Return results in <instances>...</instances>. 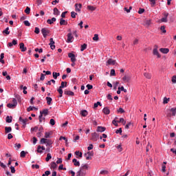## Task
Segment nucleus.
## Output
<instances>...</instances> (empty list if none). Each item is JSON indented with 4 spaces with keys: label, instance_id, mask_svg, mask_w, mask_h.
I'll return each instance as SVG.
<instances>
[{
    "label": "nucleus",
    "instance_id": "f257e3e1",
    "mask_svg": "<svg viewBox=\"0 0 176 176\" xmlns=\"http://www.w3.org/2000/svg\"><path fill=\"white\" fill-rule=\"evenodd\" d=\"M89 170V165L87 164H82L80 170L76 173V176H85L86 175V170Z\"/></svg>",
    "mask_w": 176,
    "mask_h": 176
},
{
    "label": "nucleus",
    "instance_id": "f03ea898",
    "mask_svg": "<svg viewBox=\"0 0 176 176\" xmlns=\"http://www.w3.org/2000/svg\"><path fill=\"white\" fill-rule=\"evenodd\" d=\"M7 107L10 109H14V108H16V107H17V100H16V98H13L12 103L8 104Z\"/></svg>",
    "mask_w": 176,
    "mask_h": 176
},
{
    "label": "nucleus",
    "instance_id": "7ed1b4c3",
    "mask_svg": "<svg viewBox=\"0 0 176 176\" xmlns=\"http://www.w3.org/2000/svg\"><path fill=\"white\" fill-rule=\"evenodd\" d=\"M91 135V141H94V142H96V141H98V138H100V135L97 133V132L92 133Z\"/></svg>",
    "mask_w": 176,
    "mask_h": 176
},
{
    "label": "nucleus",
    "instance_id": "20e7f679",
    "mask_svg": "<svg viewBox=\"0 0 176 176\" xmlns=\"http://www.w3.org/2000/svg\"><path fill=\"white\" fill-rule=\"evenodd\" d=\"M94 153L93 151H88L84 156L87 160H91V156H94Z\"/></svg>",
    "mask_w": 176,
    "mask_h": 176
},
{
    "label": "nucleus",
    "instance_id": "39448f33",
    "mask_svg": "<svg viewBox=\"0 0 176 176\" xmlns=\"http://www.w3.org/2000/svg\"><path fill=\"white\" fill-rule=\"evenodd\" d=\"M41 34H43V36L44 38H46L49 34H50V30H49L47 28H44L41 30Z\"/></svg>",
    "mask_w": 176,
    "mask_h": 176
},
{
    "label": "nucleus",
    "instance_id": "423d86ee",
    "mask_svg": "<svg viewBox=\"0 0 176 176\" xmlns=\"http://www.w3.org/2000/svg\"><path fill=\"white\" fill-rule=\"evenodd\" d=\"M19 122L23 124V127H25V126H27V122H28V118H23L22 117H20Z\"/></svg>",
    "mask_w": 176,
    "mask_h": 176
},
{
    "label": "nucleus",
    "instance_id": "0eeeda50",
    "mask_svg": "<svg viewBox=\"0 0 176 176\" xmlns=\"http://www.w3.org/2000/svg\"><path fill=\"white\" fill-rule=\"evenodd\" d=\"M122 80H123V82H124L129 83V82H130V80H131V76L125 74V75L123 76V78H122Z\"/></svg>",
    "mask_w": 176,
    "mask_h": 176
},
{
    "label": "nucleus",
    "instance_id": "6e6552de",
    "mask_svg": "<svg viewBox=\"0 0 176 176\" xmlns=\"http://www.w3.org/2000/svg\"><path fill=\"white\" fill-rule=\"evenodd\" d=\"M116 64V60L112 59V58H109L108 60L106 63V65H115Z\"/></svg>",
    "mask_w": 176,
    "mask_h": 176
},
{
    "label": "nucleus",
    "instance_id": "1a4fd4ad",
    "mask_svg": "<svg viewBox=\"0 0 176 176\" xmlns=\"http://www.w3.org/2000/svg\"><path fill=\"white\" fill-rule=\"evenodd\" d=\"M73 40H74V36H72V33L69 32L67 34V43H72Z\"/></svg>",
    "mask_w": 176,
    "mask_h": 176
},
{
    "label": "nucleus",
    "instance_id": "9d476101",
    "mask_svg": "<svg viewBox=\"0 0 176 176\" xmlns=\"http://www.w3.org/2000/svg\"><path fill=\"white\" fill-rule=\"evenodd\" d=\"M153 54L154 56H157V58H160L162 57V55L159 53V51H157V48H154L153 50Z\"/></svg>",
    "mask_w": 176,
    "mask_h": 176
},
{
    "label": "nucleus",
    "instance_id": "9b49d317",
    "mask_svg": "<svg viewBox=\"0 0 176 176\" xmlns=\"http://www.w3.org/2000/svg\"><path fill=\"white\" fill-rule=\"evenodd\" d=\"M50 47H51V49H52V50H54V49H56V45H54V41H53V38H51L50 39Z\"/></svg>",
    "mask_w": 176,
    "mask_h": 176
},
{
    "label": "nucleus",
    "instance_id": "f8f14e48",
    "mask_svg": "<svg viewBox=\"0 0 176 176\" xmlns=\"http://www.w3.org/2000/svg\"><path fill=\"white\" fill-rule=\"evenodd\" d=\"M68 57H69V58H71L72 63H75V61H76V58H75V54H74L72 53H69Z\"/></svg>",
    "mask_w": 176,
    "mask_h": 176
},
{
    "label": "nucleus",
    "instance_id": "ddd939ff",
    "mask_svg": "<svg viewBox=\"0 0 176 176\" xmlns=\"http://www.w3.org/2000/svg\"><path fill=\"white\" fill-rule=\"evenodd\" d=\"M164 17L161 19L162 23H167V17H168V13L164 12Z\"/></svg>",
    "mask_w": 176,
    "mask_h": 176
},
{
    "label": "nucleus",
    "instance_id": "4468645a",
    "mask_svg": "<svg viewBox=\"0 0 176 176\" xmlns=\"http://www.w3.org/2000/svg\"><path fill=\"white\" fill-rule=\"evenodd\" d=\"M40 113L42 116L44 115V116H47V115H49V109H45L42 111H40Z\"/></svg>",
    "mask_w": 176,
    "mask_h": 176
},
{
    "label": "nucleus",
    "instance_id": "2eb2a0df",
    "mask_svg": "<svg viewBox=\"0 0 176 176\" xmlns=\"http://www.w3.org/2000/svg\"><path fill=\"white\" fill-rule=\"evenodd\" d=\"M80 9H82V4L76 3L75 4V10H76V12H80Z\"/></svg>",
    "mask_w": 176,
    "mask_h": 176
},
{
    "label": "nucleus",
    "instance_id": "dca6fc26",
    "mask_svg": "<svg viewBox=\"0 0 176 176\" xmlns=\"http://www.w3.org/2000/svg\"><path fill=\"white\" fill-rule=\"evenodd\" d=\"M160 52H161V53H163V54H167V53L170 52V50L168 48H160Z\"/></svg>",
    "mask_w": 176,
    "mask_h": 176
},
{
    "label": "nucleus",
    "instance_id": "f3484780",
    "mask_svg": "<svg viewBox=\"0 0 176 176\" xmlns=\"http://www.w3.org/2000/svg\"><path fill=\"white\" fill-rule=\"evenodd\" d=\"M102 112H103V113H104V115H109V113H111V111L109 110V108H108V107H104L102 109Z\"/></svg>",
    "mask_w": 176,
    "mask_h": 176
},
{
    "label": "nucleus",
    "instance_id": "a211bd4d",
    "mask_svg": "<svg viewBox=\"0 0 176 176\" xmlns=\"http://www.w3.org/2000/svg\"><path fill=\"white\" fill-rule=\"evenodd\" d=\"M19 47L21 50V52H25L27 50V47L24 46V43H21L19 44Z\"/></svg>",
    "mask_w": 176,
    "mask_h": 176
},
{
    "label": "nucleus",
    "instance_id": "6ab92c4d",
    "mask_svg": "<svg viewBox=\"0 0 176 176\" xmlns=\"http://www.w3.org/2000/svg\"><path fill=\"white\" fill-rule=\"evenodd\" d=\"M105 130L106 129L104 126H98L96 131L99 133H104Z\"/></svg>",
    "mask_w": 176,
    "mask_h": 176
},
{
    "label": "nucleus",
    "instance_id": "aec40b11",
    "mask_svg": "<svg viewBox=\"0 0 176 176\" xmlns=\"http://www.w3.org/2000/svg\"><path fill=\"white\" fill-rule=\"evenodd\" d=\"M45 144H46V146H50V148H52V145L53 144V141H52L51 140L47 139Z\"/></svg>",
    "mask_w": 176,
    "mask_h": 176
},
{
    "label": "nucleus",
    "instance_id": "412c9836",
    "mask_svg": "<svg viewBox=\"0 0 176 176\" xmlns=\"http://www.w3.org/2000/svg\"><path fill=\"white\" fill-rule=\"evenodd\" d=\"M73 163L76 167H79V166H80V162H79L76 159H73Z\"/></svg>",
    "mask_w": 176,
    "mask_h": 176
},
{
    "label": "nucleus",
    "instance_id": "4be33fe9",
    "mask_svg": "<svg viewBox=\"0 0 176 176\" xmlns=\"http://www.w3.org/2000/svg\"><path fill=\"white\" fill-rule=\"evenodd\" d=\"M67 24H68V22H67V21H65L63 18H61L60 21V25H67Z\"/></svg>",
    "mask_w": 176,
    "mask_h": 176
},
{
    "label": "nucleus",
    "instance_id": "5701e85b",
    "mask_svg": "<svg viewBox=\"0 0 176 176\" xmlns=\"http://www.w3.org/2000/svg\"><path fill=\"white\" fill-rule=\"evenodd\" d=\"M42 131H43V128L40 127L38 129V132L37 133V137L38 138L42 137Z\"/></svg>",
    "mask_w": 176,
    "mask_h": 176
},
{
    "label": "nucleus",
    "instance_id": "b1692460",
    "mask_svg": "<svg viewBox=\"0 0 176 176\" xmlns=\"http://www.w3.org/2000/svg\"><path fill=\"white\" fill-rule=\"evenodd\" d=\"M65 94L67 96H75V94L72 91H65Z\"/></svg>",
    "mask_w": 176,
    "mask_h": 176
},
{
    "label": "nucleus",
    "instance_id": "393cba45",
    "mask_svg": "<svg viewBox=\"0 0 176 176\" xmlns=\"http://www.w3.org/2000/svg\"><path fill=\"white\" fill-rule=\"evenodd\" d=\"M11 131H12V127H10V126H6L5 127L6 134H8V133H10Z\"/></svg>",
    "mask_w": 176,
    "mask_h": 176
},
{
    "label": "nucleus",
    "instance_id": "a878e982",
    "mask_svg": "<svg viewBox=\"0 0 176 176\" xmlns=\"http://www.w3.org/2000/svg\"><path fill=\"white\" fill-rule=\"evenodd\" d=\"M151 24V19H146L144 21V25H146V27H149Z\"/></svg>",
    "mask_w": 176,
    "mask_h": 176
},
{
    "label": "nucleus",
    "instance_id": "bb28decb",
    "mask_svg": "<svg viewBox=\"0 0 176 176\" xmlns=\"http://www.w3.org/2000/svg\"><path fill=\"white\" fill-rule=\"evenodd\" d=\"M144 76L146 78V79H151L152 78V74L149 73H144Z\"/></svg>",
    "mask_w": 176,
    "mask_h": 176
},
{
    "label": "nucleus",
    "instance_id": "cd10ccee",
    "mask_svg": "<svg viewBox=\"0 0 176 176\" xmlns=\"http://www.w3.org/2000/svg\"><path fill=\"white\" fill-rule=\"evenodd\" d=\"M56 21V18L53 17L52 19H47V23L48 24H53Z\"/></svg>",
    "mask_w": 176,
    "mask_h": 176
},
{
    "label": "nucleus",
    "instance_id": "c85d7f7f",
    "mask_svg": "<svg viewBox=\"0 0 176 176\" xmlns=\"http://www.w3.org/2000/svg\"><path fill=\"white\" fill-rule=\"evenodd\" d=\"M47 104V105H50L52 104V101H53V99L50 97H46Z\"/></svg>",
    "mask_w": 176,
    "mask_h": 176
},
{
    "label": "nucleus",
    "instance_id": "c756f323",
    "mask_svg": "<svg viewBox=\"0 0 176 176\" xmlns=\"http://www.w3.org/2000/svg\"><path fill=\"white\" fill-rule=\"evenodd\" d=\"M52 76H53L54 79H57V78H58V76H60V73L53 72Z\"/></svg>",
    "mask_w": 176,
    "mask_h": 176
},
{
    "label": "nucleus",
    "instance_id": "7c9ffc66",
    "mask_svg": "<svg viewBox=\"0 0 176 176\" xmlns=\"http://www.w3.org/2000/svg\"><path fill=\"white\" fill-rule=\"evenodd\" d=\"M85 49H87V44L84 43L81 45L80 52H83Z\"/></svg>",
    "mask_w": 176,
    "mask_h": 176
},
{
    "label": "nucleus",
    "instance_id": "2f4dec72",
    "mask_svg": "<svg viewBox=\"0 0 176 176\" xmlns=\"http://www.w3.org/2000/svg\"><path fill=\"white\" fill-rule=\"evenodd\" d=\"M54 14L55 16H58V14H60V11H58V9H57V8H54Z\"/></svg>",
    "mask_w": 176,
    "mask_h": 176
},
{
    "label": "nucleus",
    "instance_id": "473e14b6",
    "mask_svg": "<svg viewBox=\"0 0 176 176\" xmlns=\"http://www.w3.org/2000/svg\"><path fill=\"white\" fill-rule=\"evenodd\" d=\"M80 115H82L84 117L87 116V115H88L87 111H86V110L81 111Z\"/></svg>",
    "mask_w": 176,
    "mask_h": 176
},
{
    "label": "nucleus",
    "instance_id": "72a5a7b5",
    "mask_svg": "<svg viewBox=\"0 0 176 176\" xmlns=\"http://www.w3.org/2000/svg\"><path fill=\"white\" fill-rule=\"evenodd\" d=\"M87 10H91V12H94V10H96V7H94L93 6H88Z\"/></svg>",
    "mask_w": 176,
    "mask_h": 176
},
{
    "label": "nucleus",
    "instance_id": "f704fd0d",
    "mask_svg": "<svg viewBox=\"0 0 176 176\" xmlns=\"http://www.w3.org/2000/svg\"><path fill=\"white\" fill-rule=\"evenodd\" d=\"M170 111L172 112V116H175L176 115V108H171Z\"/></svg>",
    "mask_w": 176,
    "mask_h": 176
},
{
    "label": "nucleus",
    "instance_id": "c9c22d12",
    "mask_svg": "<svg viewBox=\"0 0 176 176\" xmlns=\"http://www.w3.org/2000/svg\"><path fill=\"white\" fill-rule=\"evenodd\" d=\"M6 122L7 123H12V117H10L9 116H8L6 118Z\"/></svg>",
    "mask_w": 176,
    "mask_h": 176
},
{
    "label": "nucleus",
    "instance_id": "e433bc0d",
    "mask_svg": "<svg viewBox=\"0 0 176 176\" xmlns=\"http://www.w3.org/2000/svg\"><path fill=\"white\" fill-rule=\"evenodd\" d=\"M58 92L59 93L60 96L59 97H63V88L61 87H59V89H58Z\"/></svg>",
    "mask_w": 176,
    "mask_h": 176
},
{
    "label": "nucleus",
    "instance_id": "4c0bfd02",
    "mask_svg": "<svg viewBox=\"0 0 176 176\" xmlns=\"http://www.w3.org/2000/svg\"><path fill=\"white\" fill-rule=\"evenodd\" d=\"M40 123H42V122H45V117L41 114L38 117Z\"/></svg>",
    "mask_w": 176,
    "mask_h": 176
},
{
    "label": "nucleus",
    "instance_id": "58836bf2",
    "mask_svg": "<svg viewBox=\"0 0 176 176\" xmlns=\"http://www.w3.org/2000/svg\"><path fill=\"white\" fill-rule=\"evenodd\" d=\"M67 82H62L60 87L64 89V87H67Z\"/></svg>",
    "mask_w": 176,
    "mask_h": 176
},
{
    "label": "nucleus",
    "instance_id": "ea45409f",
    "mask_svg": "<svg viewBox=\"0 0 176 176\" xmlns=\"http://www.w3.org/2000/svg\"><path fill=\"white\" fill-rule=\"evenodd\" d=\"M3 34H6V35H9V34H10V32H9V28H6V30L3 31Z\"/></svg>",
    "mask_w": 176,
    "mask_h": 176
},
{
    "label": "nucleus",
    "instance_id": "a19ab883",
    "mask_svg": "<svg viewBox=\"0 0 176 176\" xmlns=\"http://www.w3.org/2000/svg\"><path fill=\"white\" fill-rule=\"evenodd\" d=\"M118 123H122V124L124 126V124H126V120H124V118H120V120L118 121Z\"/></svg>",
    "mask_w": 176,
    "mask_h": 176
},
{
    "label": "nucleus",
    "instance_id": "79ce46f5",
    "mask_svg": "<svg viewBox=\"0 0 176 176\" xmlns=\"http://www.w3.org/2000/svg\"><path fill=\"white\" fill-rule=\"evenodd\" d=\"M170 101V98H164L163 104H168V102Z\"/></svg>",
    "mask_w": 176,
    "mask_h": 176
},
{
    "label": "nucleus",
    "instance_id": "37998d69",
    "mask_svg": "<svg viewBox=\"0 0 176 176\" xmlns=\"http://www.w3.org/2000/svg\"><path fill=\"white\" fill-rule=\"evenodd\" d=\"M118 90H121V91H123L124 93H127V89H124V87H119Z\"/></svg>",
    "mask_w": 176,
    "mask_h": 176
},
{
    "label": "nucleus",
    "instance_id": "c03bdc74",
    "mask_svg": "<svg viewBox=\"0 0 176 176\" xmlns=\"http://www.w3.org/2000/svg\"><path fill=\"white\" fill-rule=\"evenodd\" d=\"M34 109H38L35 107H29L27 109L28 112H30V111H34Z\"/></svg>",
    "mask_w": 176,
    "mask_h": 176
},
{
    "label": "nucleus",
    "instance_id": "a18cd8bd",
    "mask_svg": "<svg viewBox=\"0 0 176 176\" xmlns=\"http://www.w3.org/2000/svg\"><path fill=\"white\" fill-rule=\"evenodd\" d=\"M51 168H57V164H56V162H52Z\"/></svg>",
    "mask_w": 176,
    "mask_h": 176
},
{
    "label": "nucleus",
    "instance_id": "49530a36",
    "mask_svg": "<svg viewBox=\"0 0 176 176\" xmlns=\"http://www.w3.org/2000/svg\"><path fill=\"white\" fill-rule=\"evenodd\" d=\"M30 12H31V8H30L29 7H27L25 10V13H26V14H30Z\"/></svg>",
    "mask_w": 176,
    "mask_h": 176
},
{
    "label": "nucleus",
    "instance_id": "de8ad7c7",
    "mask_svg": "<svg viewBox=\"0 0 176 176\" xmlns=\"http://www.w3.org/2000/svg\"><path fill=\"white\" fill-rule=\"evenodd\" d=\"M116 73L115 72V69H112L110 72V76H116Z\"/></svg>",
    "mask_w": 176,
    "mask_h": 176
},
{
    "label": "nucleus",
    "instance_id": "09e8293b",
    "mask_svg": "<svg viewBox=\"0 0 176 176\" xmlns=\"http://www.w3.org/2000/svg\"><path fill=\"white\" fill-rule=\"evenodd\" d=\"M50 159H52V155L50 153H48L47 155V157L45 158L46 162H49V160H50Z\"/></svg>",
    "mask_w": 176,
    "mask_h": 176
},
{
    "label": "nucleus",
    "instance_id": "8fccbe9b",
    "mask_svg": "<svg viewBox=\"0 0 176 176\" xmlns=\"http://www.w3.org/2000/svg\"><path fill=\"white\" fill-rule=\"evenodd\" d=\"M100 174H101V175H107L108 174V170H101Z\"/></svg>",
    "mask_w": 176,
    "mask_h": 176
},
{
    "label": "nucleus",
    "instance_id": "3c124183",
    "mask_svg": "<svg viewBox=\"0 0 176 176\" xmlns=\"http://www.w3.org/2000/svg\"><path fill=\"white\" fill-rule=\"evenodd\" d=\"M50 124H51V126H54L56 124V121L54 120V119L50 120Z\"/></svg>",
    "mask_w": 176,
    "mask_h": 176
},
{
    "label": "nucleus",
    "instance_id": "603ef678",
    "mask_svg": "<svg viewBox=\"0 0 176 176\" xmlns=\"http://www.w3.org/2000/svg\"><path fill=\"white\" fill-rule=\"evenodd\" d=\"M75 155H76V156H78V157H82V152H79V151H76L75 152Z\"/></svg>",
    "mask_w": 176,
    "mask_h": 176
},
{
    "label": "nucleus",
    "instance_id": "864d4df0",
    "mask_svg": "<svg viewBox=\"0 0 176 176\" xmlns=\"http://www.w3.org/2000/svg\"><path fill=\"white\" fill-rule=\"evenodd\" d=\"M37 152L38 153H43V150L41 149V146H37Z\"/></svg>",
    "mask_w": 176,
    "mask_h": 176
},
{
    "label": "nucleus",
    "instance_id": "5fc2aeb1",
    "mask_svg": "<svg viewBox=\"0 0 176 176\" xmlns=\"http://www.w3.org/2000/svg\"><path fill=\"white\" fill-rule=\"evenodd\" d=\"M76 14H78L73 11L71 12V17H72V19H75V17H76Z\"/></svg>",
    "mask_w": 176,
    "mask_h": 176
},
{
    "label": "nucleus",
    "instance_id": "6e6d98bb",
    "mask_svg": "<svg viewBox=\"0 0 176 176\" xmlns=\"http://www.w3.org/2000/svg\"><path fill=\"white\" fill-rule=\"evenodd\" d=\"M118 113H124V109L123 108L120 107L119 109H118Z\"/></svg>",
    "mask_w": 176,
    "mask_h": 176
},
{
    "label": "nucleus",
    "instance_id": "4d7b16f0",
    "mask_svg": "<svg viewBox=\"0 0 176 176\" xmlns=\"http://www.w3.org/2000/svg\"><path fill=\"white\" fill-rule=\"evenodd\" d=\"M98 34H94V36L93 37V41H98Z\"/></svg>",
    "mask_w": 176,
    "mask_h": 176
},
{
    "label": "nucleus",
    "instance_id": "13d9d810",
    "mask_svg": "<svg viewBox=\"0 0 176 176\" xmlns=\"http://www.w3.org/2000/svg\"><path fill=\"white\" fill-rule=\"evenodd\" d=\"M151 148H152V145H151L149 143H148V145L146 148V152H149V149H151Z\"/></svg>",
    "mask_w": 176,
    "mask_h": 176
},
{
    "label": "nucleus",
    "instance_id": "bf43d9fd",
    "mask_svg": "<svg viewBox=\"0 0 176 176\" xmlns=\"http://www.w3.org/2000/svg\"><path fill=\"white\" fill-rule=\"evenodd\" d=\"M156 1L157 0H149L151 3V6H155V5H156Z\"/></svg>",
    "mask_w": 176,
    "mask_h": 176
},
{
    "label": "nucleus",
    "instance_id": "052dcab7",
    "mask_svg": "<svg viewBox=\"0 0 176 176\" xmlns=\"http://www.w3.org/2000/svg\"><path fill=\"white\" fill-rule=\"evenodd\" d=\"M23 23L25 24V25H26V27H30V25H31V23H30V21H24Z\"/></svg>",
    "mask_w": 176,
    "mask_h": 176
},
{
    "label": "nucleus",
    "instance_id": "680f3d73",
    "mask_svg": "<svg viewBox=\"0 0 176 176\" xmlns=\"http://www.w3.org/2000/svg\"><path fill=\"white\" fill-rule=\"evenodd\" d=\"M47 141V139H46V138H42V139L41 140V144H46Z\"/></svg>",
    "mask_w": 176,
    "mask_h": 176
},
{
    "label": "nucleus",
    "instance_id": "e2e57ef3",
    "mask_svg": "<svg viewBox=\"0 0 176 176\" xmlns=\"http://www.w3.org/2000/svg\"><path fill=\"white\" fill-rule=\"evenodd\" d=\"M161 31H162L163 34H166V27L164 26H161L160 28Z\"/></svg>",
    "mask_w": 176,
    "mask_h": 176
},
{
    "label": "nucleus",
    "instance_id": "0e129e2a",
    "mask_svg": "<svg viewBox=\"0 0 176 176\" xmlns=\"http://www.w3.org/2000/svg\"><path fill=\"white\" fill-rule=\"evenodd\" d=\"M162 173H166V165L162 164Z\"/></svg>",
    "mask_w": 176,
    "mask_h": 176
},
{
    "label": "nucleus",
    "instance_id": "69168bd1",
    "mask_svg": "<svg viewBox=\"0 0 176 176\" xmlns=\"http://www.w3.org/2000/svg\"><path fill=\"white\" fill-rule=\"evenodd\" d=\"M21 157H25V151H23L21 152Z\"/></svg>",
    "mask_w": 176,
    "mask_h": 176
},
{
    "label": "nucleus",
    "instance_id": "338daca9",
    "mask_svg": "<svg viewBox=\"0 0 176 176\" xmlns=\"http://www.w3.org/2000/svg\"><path fill=\"white\" fill-rule=\"evenodd\" d=\"M41 31L39 30V28H35V30H34V33L35 34H39Z\"/></svg>",
    "mask_w": 176,
    "mask_h": 176
},
{
    "label": "nucleus",
    "instance_id": "774afa93",
    "mask_svg": "<svg viewBox=\"0 0 176 176\" xmlns=\"http://www.w3.org/2000/svg\"><path fill=\"white\" fill-rule=\"evenodd\" d=\"M172 82H173V83H176V76H173V77H172Z\"/></svg>",
    "mask_w": 176,
    "mask_h": 176
}]
</instances>
